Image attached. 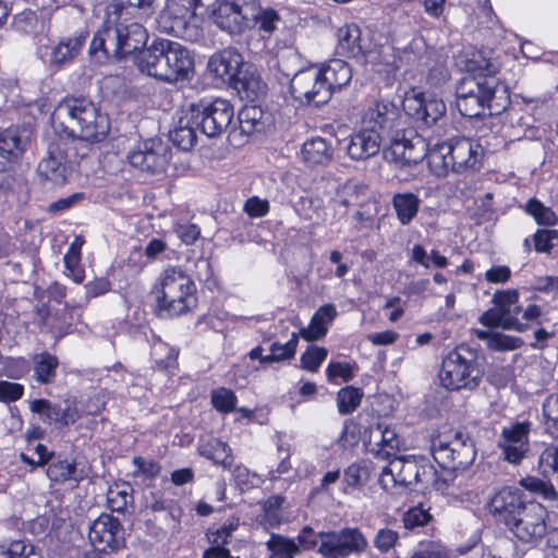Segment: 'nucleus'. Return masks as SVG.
Masks as SVG:
<instances>
[{"instance_id": "f257e3e1", "label": "nucleus", "mask_w": 558, "mask_h": 558, "mask_svg": "<svg viewBox=\"0 0 558 558\" xmlns=\"http://www.w3.org/2000/svg\"><path fill=\"white\" fill-rule=\"evenodd\" d=\"M492 513L522 543L537 544L548 532V511L535 500L524 501L519 489L504 487L490 499Z\"/></svg>"}, {"instance_id": "f03ea898", "label": "nucleus", "mask_w": 558, "mask_h": 558, "mask_svg": "<svg viewBox=\"0 0 558 558\" xmlns=\"http://www.w3.org/2000/svg\"><path fill=\"white\" fill-rule=\"evenodd\" d=\"M133 15L107 10V17L89 46V53L98 61L124 58L145 47L148 34L143 22Z\"/></svg>"}, {"instance_id": "7ed1b4c3", "label": "nucleus", "mask_w": 558, "mask_h": 558, "mask_svg": "<svg viewBox=\"0 0 558 558\" xmlns=\"http://www.w3.org/2000/svg\"><path fill=\"white\" fill-rule=\"evenodd\" d=\"M56 133H64L70 138L86 142H100L110 131L107 114L89 99L71 97L60 101L51 113Z\"/></svg>"}, {"instance_id": "20e7f679", "label": "nucleus", "mask_w": 558, "mask_h": 558, "mask_svg": "<svg viewBox=\"0 0 558 558\" xmlns=\"http://www.w3.org/2000/svg\"><path fill=\"white\" fill-rule=\"evenodd\" d=\"M135 62L142 72L170 83L186 80L194 68L190 51L169 39L154 40L136 54Z\"/></svg>"}, {"instance_id": "39448f33", "label": "nucleus", "mask_w": 558, "mask_h": 558, "mask_svg": "<svg viewBox=\"0 0 558 558\" xmlns=\"http://www.w3.org/2000/svg\"><path fill=\"white\" fill-rule=\"evenodd\" d=\"M151 294L160 317L181 316L196 305V286L179 266H169L159 274Z\"/></svg>"}, {"instance_id": "423d86ee", "label": "nucleus", "mask_w": 558, "mask_h": 558, "mask_svg": "<svg viewBox=\"0 0 558 558\" xmlns=\"http://www.w3.org/2000/svg\"><path fill=\"white\" fill-rule=\"evenodd\" d=\"M508 100L506 88L495 76L465 75L456 86V106L464 117H480L486 110L498 113Z\"/></svg>"}, {"instance_id": "0eeeda50", "label": "nucleus", "mask_w": 558, "mask_h": 558, "mask_svg": "<svg viewBox=\"0 0 558 558\" xmlns=\"http://www.w3.org/2000/svg\"><path fill=\"white\" fill-rule=\"evenodd\" d=\"M484 376V367L476 353L468 347H458L442 360L438 373L440 385L450 391L474 390Z\"/></svg>"}, {"instance_id": "6e6552de", "label": "nucleus", "mask_w": 558, "mask_h": 558, "mask_svg": "<svg viewBox=\"0 0 558 558\" xmlns=\"http://www.w3.org/2000/svg\"><path fill=\"white\" fill-rule=\"evenodd\" d=\"M215 3L216 0H167L158 23L165 32L193 40L198 36L202 19Z\"/></svg>"}, {"instance_id": "1a4fd4ad", "label": "nucleus", "mask_w": 558, "mask_h": 558, "mask_svg": "<svg viewBox=\"0 0 558 558\" xmlns=\"http://www.w3.org/2000/svg\"><path fill=\"white\" fill-rule=\"evenodd\" d=\"M434 460L444 469L464 470L476 457L472 439L461 432L441 434L432 440Z\"/></svg>"}, {"instance_id": "9d476101", "label": "nucleus", "mask_w": 558, "mask_h": 558, "mask_svg": "<svg viewBox=\"0 0 558 558\" xmlns=\"http://www.w3.org/2000/svg\"><path fill=\"white\" fill-rule=\"evenodd\" d=\"M190 121L208 137L221 134L231 123L233 106L226 99L202 100L189 108Z\"/></svg>"}, {"instance_id": "9b49d317", "label": "nucleus", "mask_w": 558, "mask_h": 558, "mask_svg": "<svg viewBox=\"0 0 558 558\" xmlns=\"http://www.w3.org/2000/svg\"><path fill=\"white\" fill-rule=\"evenodd\" d=\"M254 10L255 0H216L207 15L213 16L220 29L238 35L252 28Z\"/></svg>"}, {"instance_id": "f8f14e48", "label": "nucleus", "mask_w": 558, "mask_h": 558, "mask_svg": "<svg viewBox=\"0 0 558 558\" xmlns=\"http://www.w3.org/2000/svg\"><path fill=\"white\" fill-rule=\"evenodd\" d=\"M368 542L356 527H344L338 531L318 534L317 551L325 558H348L366 550Z\"/></svg>"}, {"instance_id": "ddd939ff", "label": "nucleus", "mask_w": 558, "mask_h": 558, "mask_svg": "<svg viewBox=\"0 0 558 558\" xmlns=\"http://www.w3.org/2000/svg\"><path fill=\"white\" fill-rule=\"evenodd\" d=\"M322 75L318 66H310L296 72L290 82L292 97L305 105L326 104L330 99L331 93Z\"/></svg>"}, {"instance_id": "4468645a", "label": "nucleus", "mask_w": 558, "mask_h": 558, "mask_svg": "<svg viewBox=\"0 0 558 558\" xmlns=\"http://www.w3.org/2000/svg\"><path fill=\"white\" fill-rule=\"evenodd\" d=\"M402 107L410 118L425 126H432L446 113L442 99L412 89L403 98Z\"/></svg>"}, {"instance_id": "2eb2a0df", "label": "nucleus", "mask_w": 558, "mask_h": 558, "mask_svg": "<svg viewBox=\"0 0 558 558\" xmlns=\"http://www.w3.org/2000/svg\"><path fill=\"white\" fill-rule=\"evenodd\" d=\"M401 111L390 100H376L372 102L362 117V125L367 126L384 138L392 137L400 129Z\"/></svg>"}, {"instance_id": "dca6fc26", "label": "nucleus", "mask_w": 558, "mask_h": 558, "mask_svg": "<svg viewBox=\"0 0 558 558\" xmlns=\"http://www.w3.org/2000/svg\"><path fill=\"white\" fill-rule=\"evenodd\" d=\"M28 404L31 412L37 414L39 420L48 425L69 426L74 424L82 415L78 402L74 399L65 400L63 405L53 403L48 399H34Z\"/></svg>"}, {"instance_id": "f3484780", "label": "nucleus", "mask_w": 558, "mask_h": 558, "mask_svg": "<svg viewBox=\"0 0 558 558\" xmlns=\"http://www.w3.org/2000/svg\"><path fill=\"white\" fill-rule=\"evenodd\" d=\"M243 63L242 54L232 48H228L214 53L208 61L207 69L225 83L240 84L243 89H248L252 84L259 89L258 82H247L240 77Z\"/></svg>"}, {"instance_id": "a211bd4d", "label": "nucleus", "mask_w": 558, "mask_h": 558, "mask_svg": "<svg viewBox=\"0 0 558 558\" xmlns=\"http://www.w3.org/2000/svg\"><path fill=\"white\" fill-rule=\"evenodd\" d=\"M88 538L98 551L117 550L124 542V531L118 518L102 513L89 526Z\"/></svg>"}, {"instance_id": "6ab92c4d", "label": "nucleus", "mask_w": 558, "mask_h": 558, "mask_svg": "<svg viewBox=\"0 0 558 558\" xmlns=\"http://www.w3.org/2000/svg\"><path fill=\"white\" fill-rule=\"evenodd\" d=\"M69 163L68 143L60 138L49 144L48 156L38 163L37 172L53 184H63L70 174Z\"/></svg>"}, {"instance_id": "aec40b11", "label": "nucleus", "mask_w": 558, "mask_h": 558, "mask_svg": "<svg viewBox=\"0 0 558 558\" xmlns=\"http://www.w3.org/2000/svg\"><path fill=\"white\" fill-rule=\"evenodd\" d=\"M128 159L132 167L156 173L166 168L170 156L168 148L161 142L147 140L131 150Z\"/></svg>"}, {"instance_id": "412c9836", "label": "nucleus", "mask_w": 558, "mask_h": 558, "mask_svg": "<svg viewBox=\"0 0 558 558\" xmlns=\"http://www.w3.org/2000/svg\"><path fill=\"white\" fill-rule=\"evenodd\" d=\"M86 40L84 35L61 38L58 43L39 44L37 56L47 64L60 68L72 62Z\"/></svg>"}, {"instance_id": "4be33fe9", "label": "nucleus", "mask_w": 558, "mask_h": 558, "mask_svg": "<svg viewBox=\"0 0 558 558\" xmlns=\"http://www.w3.org/2000/svg\"><path fill=\"white\" fill-rule=\"evenodd\" d=\"M531 423L527 421L517 422L501 432L500 449L505 460L512 463H520L530 448L529 434Z\"/></svg>"}, {"instance_id": "5701e85b", "label": "nucleus", "mask_w": 558, "mask_h": 558, "mask_svg": "<svg viewBox=\"0 0 558 558\" xmlns=\"http://www.w3.org/2000/svg\"><path fill=\"white\" fill-rule=\"evenodd\" d=\"M414 474L417 475L416 458H395L383 469L379 484L385 490L405 488L415 484Z\"/></svg>"}, {"instance_id": "b1692460", "label": "nucleus", "mask_w": 558, "mask_h": 558, "mask_svg": "<svg viewBox=\"0 0 558 558\" xmlns=\"http://www.w3.org/2000/svg\"><path fill=\"white\" fill-rule=\"evenodd\" d=\"M427 153V145L420 136L405 137L403 134L399 137L397 133L391 137L390 146L385 150V156L402 165L417 163L422 161Z\"/></svg>"}, {"instance_id": "393cba45", "label": "nucleus", "mask_w": 558, "mask_h": 558, "mask_svg": "<svg viewBox=\"0 0 558 558\" xmlns=\"http://www.w3.org/2000/svg\"><path fill=\"white\" fill-rule=\"evenodd\" d=\"M447 144L448 147H445V151H449L451 155L450 161L454 172L460 173L475 169L483 151L477 142L460 137Z\"/></svg>"}, {"instance_id": "a878e982", "label": "nucleus", "mask_w": 558, "mask_h": 558, "mask_svg": "<svg viewBox=\"0 0 558 558\" xmlns=\"http://www.w3.org/2000/svg\"><path fill=\"white\" fill-rule=\"evenodd\" d=\"M384 137L376 131L362 125L353 133L345 145L347 155L353 160H366L378 154Z\"/></svg>"}, {"instance_id": "bb28decb", "label": "nucleus", "mask_w": 558, "mask_h": 558, "mask_svg": "<svg viewBox=\"0 0 558 558\" xmlns=\"http://www.w3.org/2000/svg\"><path fill=\"white\" fill-rule=\"evenodd\" d=\"M459 65L473 76H495L499 65L493 61L490 50L466 48L458 58Z\"/></svg>"}, {"instance_id": "cd10ccee", "label": "nucleus", "mask_w": 558, "mask_h": 558, "mask_svg": "<svg viewBox=\"0 0 558 558\" xmlns=\"http://www.w3.org/2000/svg\"><path fill=\"white\" fill-rule=\"evenodd\" d=\"M368 36L354 23L345 24L337 31V53L357 60L361 57Z\"/></svg>"}, {"instance_id": "c85d7f7f", "label": "nucleus", "mask_w": 558, "mask_h": 558, "mask_svg": "<svg viewBox=\"0 0 558 558\" xmlns=\"http://www.w3.org/2000/svg\"><path fill=\"white\" fill-rule=\"evenodd\" d=\"M323 80L329 85L332 94L337 89L347 86L352 80V69L348 62L342 59H332L318 68Z\"/></svg>"}, {"instance_id": "c756f323", "label": "nucleus", "mask_w": 558, "mask_h": 558, "mask_svg": "<svg viewBox=\"0 0 558 558\" xmlns=\"http://www.w3.org/2000/svg\"><path fill=\"white\" fill-rule=\"evenodd\" d=\"M28 137L19 128L0 131V157L8 160L19 159L25 151Z\"/></svg>"}, {"instance_id": "7c9ffc66", "label": "nucleus", "mask_w": 558, "mask_h": 558, "mask_svg": "<svg viewBox=\"0 0 558 558\" xmlns=\"http://www.w3.org/2000/svg\"><path fill=\"white\" fill-rule=\"evenodd\" d=\"M337 310L333 304L320 306L313 315L307 327L300 330V335L307 341L320 339L327 333L328 325L336 318Z\"/></svg>"}, {"instance_id": "2f4dec72", "label": "nucleus", "mask_w": 558, "mask_h": 558, "mask_svg": "<svg viewBox=\"0 0 558 558\" xmlns=\"http://www.w3.org/2000/svg\"><path fill=\"white\" fill-rule=\"evenodd\" d=\"M46 474L56 484H64L66 482L77 484L86 477L84 470H78L74 461L60 458L52 460L48 464Z\"/></svg>"}, {"instance_id": "473e14b6", "label": "nucleus", "mask_w": 558, "mask_h": 558, "mask_svg": "<svg viewBox=\"0 0 558 558\" xmlns=\"http://www.w3.org/2000/svg\"><path fill=\"white\" fill-rule=\"evenodd\" d=\"M301 154L308 166H323L331 160L332 148L325 138L314 137L303 144Z\"/></svg>"}, {"instance_id": "72a5a7b5", "label": "nucleus", "mask_w": 558, "mask_h": 558, "mask_svg": "<svg viewBox=\"0 0 558 558\" xmlns=\"http://www.w3.org/2000/svg\"><path fill=\"white\" fill-rule=\"evenodd\" d=\"M397 219L402 226L410 225L418 213L421 199L411 192L396 193L391 199Z\"/></svg>"}, {"instance_id": "f704fd0d", "label": "nucleus", "mask_w": 558, "mask_h": 558, "mask_svg": "<svg viewBox=\"0 0 558 558\" xmlns=\"http://www.w3.org/2000/svg\"><path fill=\"white\" fill-rule=\"evenodd\" d=\"M198 450L203 457L211 460L215 464H219L225 469H230L232 465L231 448L218 438H209L204 441Z\"/></svg>"}, {"instance_id": "c9c22d12", "label": "nucleus", "mask_w": 558, "mask_h": 558, "mask_svg": "<svg viewBox=\"0 0 558 558\" xmlns=\"http://www.w3.org/2000/svg\"><path fill=\"white\" fill-rule=\"evenodd\" d=\"M361 57L357 58V62L364 65L380 66L391 65L395 61L392 48L388 45H375L372 44L369 37L363 47Z\"/></svg>"}, {"instance_id": "e433bc0d", "label": "nucleus", "mask_w": 558, "mask_h": 558, "mask_svg": "<svg viewBox=\"0 0 558 558\" xmlns=\"http://www.w3.org/2000/svg\"><path fill=\"white\" fill-rule=\"evenodd\" d=\"M154 0H112L107 10L146 20L154 12Z\"/></svg>"}, {"instance_id": "4c0bfd02", "label": "nucleus", "mask_w": 558, "mask_h": 558, "mask_svg": "<svg viewBox=\"0 0 558 558\" xmlns=\"http://www.w3.org/2000/svg\"><path fill=\"white\" fill-rule=\"evenodd\" d=\"M58 359L49 352L35 354L33 357V377L43 385L51 384L54 380Z\"/></svg>"}, {"instance_id": "58836bf2", "label": "nucleus", "mask_w": 558, "mask_h": 558, "mask_svg": "<svg viewBox=\"0 0 558 558\" xmlns=\"http://www.w3.org/2000/svg\"><path fill=\"white\" fill-rule=\"evenodd\" d=\"M478 339L486 342L488 349L493 351H512L521 348L523 341L519 337L505 335L494 330H475Z\"/></svg>"}, {"instance_id": "ea45409f", "label": "nucleus", "mask_w": 558, "mask_h": 558, "mask_svg": "<svg viewBox=\"0 0 558 558\" xmlns=\"http://www.w3.org/2000/svg\"><path fill=\"white\" fill-rule=\"evenodd\" d=\"M480 323L488 328L500 327L505 330H514L517 332L527 330V325L521 324L520 318L505 316L496 305L482 314Z\"/></svg>"}, {"instance_id": "a19ab883", "label": "nucleus", "mask_w": 558, "mask_h": 558, "mask_svg": "<svg viewBox=\"0 0 558 558\" xmlns=\"http://www.w3.org/2000/svg\"><path fill=\"white\" fill-rule=\"evenodd\" d=\"M445 147H448L447 143H437L432 148H427L426 156L429 170L437 177H445L450 170L453 171L451 165V155L449 151H445Z\"/></svg>"}, {"instance_id": "79ce46f5", "label": "nucleus", "mask_w": 558, "mask_h": 558, "mask_svg": "<svg viewBox=\"0 0 558 558\" xmlns=\"http://www.w3.org/2000/svg\"><path fill=\"white\" fill-rule=\"evenodd\" d=\"M283 21L279 13L272 8H263L259 2L255 0L254 19L252 21V28L258 26V29L267 35L274 34Z\"/></svg>"}, {"instance_id": "37998d69", "label": "nucleus", "mask_w": 558, "mask_h": 558, "mask_svg": "<svg viewBox=\"0 0 558 558\" xmlns=\"http://www.w3.org/2000/svg\"><path fill=\"white\" fill-rule=\"evenodd\" d=\"M197 131L199 128L190 121V111L187 110L185 116L180 119V125L173 131L171 138L182 150H190L196 144Z\"/></svg>"}, {"instance_id": "c03bdc74", "label": "nucleus", "mask_w": 558, "mask_h": 558, "mask_svg": "<svg viewBox=\"0 0 558 558\" xmlns=\"http://www.w3.org/2000/svg\"><path fill=\"white\" fill-rule=\"evenodd\" d=\"M493 303L507 317L519 318L521 307L518 305L519 292L514 289L497 291L493 295Z\"/></svg>"}, {"instance_id": "a18cd8bd", "label": "nucleus", "mask_w": 558, "mask_h": 558, "mask_svg": "<svg viewBox=\"0 0 558 558\" xmlns=\"http://www.w3.org/2000/svg\"><path fill=\"white\" fill-rule=\"evenodd\" d=\"M519 483L522 488L545 500H556L558 498L557 490L549 481L536 476H526L521 478Z\"/></svg>"}, {"instance_id": "49530a36", "label": "nucleus", "mask_w": 558, "mask_h": 558, "mask_svg": "<svg viewBox=\"0 0 558 558\" xmlns=\"http://www.w3.org/2000/svg\"><path fill=\"white\" fill-rule=\"evenodd\" d=\"M525 211L534 218L537 225L553 227L558 223L556 213L545 206L539 199L531 198L525 205Z\"/></svg>"}, {"instance_id": "de8ad7c7", "label": "nucleus", "mask_w": 558, "mask_h": 558, "mask_svg": "<svg viewBox=\"0 0 558 558\" xmlns=\"http://www.w3.org/2000/svg\"><path fill=\"white\" fill-rule=\"evenodd\" d=\"M131 486L126 483L114 484L107 492V504L111 511L122 512L125 510L130 501Z\"/></svg>"}, {"instance_id": "09e8293b", "label": "nucleus", "mask_w": 558, "mask_h": 558, "mask_svg": "<svg viewBox=\"0 0 558 558\" xmlns=\"http://www.w3.org/2000/svg\"><path fill=\"white\" fill-rule=\"evenodd\" d=\"M267 546L272 551L270 558H294L300 553V547L293 539L279 535H271Z\"/></svg>"}, {"instance_id": "8fccbe9b", "label": "nucleus", "mask_w": 558, "mask_h": 558, "mask_svg": "<svg viewBox=\"0 0 558 558\" xmlns=\"http://www.w3.org/2000/svg\"><path fill=\"white\" fill-rule=\"evenodd\" d=\"M363 392L351 386L339 390L337 395V407L340 414L352 413L361 403Z\"/></svg>"}, {"instance_id": "3c124183", "label": "nucleus", "mask_w": 558, "mask_h": 558, "mask_svg": "<svg viewBox=\"0 0 558 558\" xmlns=\"http://www.w3.org/2000/svg\"><path fill=\"white\" fill-rule=\"evenodd\" d=\"M374 436H380V449L385 456H390L400 448L401 441L396 430L384 423L374 427Z\"/></svg>"}, {"instance_id": "603ef678", "label": "nucleus", "mask_w": 558, "mask_h": 558, "mask_svg": "<svg viewBox=\"0 0 558 558\" xmlns=\"http://www.w3.org/2000/svg\"><path fill=\"white\" fill-rule=\"evenodd\" d=\"M263 111L256 106L245 107L239 112L241 129L245 133L260 132L264 128Z\"/></svg>"}, {"instance_id": "864d4df0", "label": "nucleus", "mask_w": 558, "mask_h": 558, "mask_svg": "<svg viewBox=\"0 0 558 558\" xmlns=\"http://www.w3.org/2000/svg\"><path fill=\"white\" fill-rule=\"evenodd\" d=\"M151 355L160 369H168L174 366L179 351L175 348L168 347V344L161 340H158L153 344Z\"/></svg>"}, {"instance_id": "5fc2aeb1", "label": "nucleus", "mask_w": 558, "mask_h": 558, "mask_svg": "<svg viewBox=\"0 0 558 558\" xmlns=\"http://www.w3.org/2000/svg\"><path fill=\"white\" fill-rule=\"evenodd\" d=\"M543 415L547 432L558 437V395H550L543 403Z\"/></svg>"}, {"instance_id": "6e6d98bb", "label": "nucleus", "mask_w": 558, "mask_h": 558, "mask_svg": "<svg viewBox=\"0 0 558 558\" xmlns=\"http://www.w3.org/2000/svg\"><path fill=\"white\" fill-rule=\"evenodd\" d=\"M236 401L235 393L228 388L220 387L211 391V404L221 413L234 411Z\"/></svg>"}, {"instance_id": "4d7b16f0", "label": "nucleus", "mask_w": 558, "mask_h": 558, "mask_svg": "<svg viewBox=\"0 0 558 558\" xmlns=\"http://www.w3.org/2000/svg\"><path fill=\"white\" fill-rule=\"evenodd\" d=\"M298 342V335L293 332L287 343H271L269 359H271V362H281L292 359L295 354Z\"/></svg>"}, {"instance_id": "13d9d810", "label": "nucleus", "mask_w": 558, "mask_h": 558, "mask_svg": "<svg viewBox=\"0 0 558 558\" xmlns=\"http://www.w3.org/2000/svg\"><path fill=\"white\" fill-rule=\"evenodd\" d=\"M328 351L322 347H310L302 355H301V364L303 368L310 372H317L320 367L322 363L327 357Z\"/></svg>"}, {"instance_id": "bf43d9fd", "label": "nucleus", "mask_w": 558, "mask_h": 558, "mask_svg": "<svg viewBox=\"0 0 558 558\" xmlns=\"http://www.w3.org/2000/svg\"><path fill=\"white\" fill-rule=\"evenodd\" d=\"M538 466L543 474L558 472V441L547 445L538 458Z\"/></svg>"}, {"instance_id": "052dcab7", "label": "nucleus", "mask_w": 558, "mask_h": 558, "mask_svg": "<svg viewBox=\"0 0 558 558\" xmlns=\"http://www.w3.org/2000/svg\"><path fill=\"white\" fill-rule=\"evenodd\" d=\"M549 320L548 313L537 304H529L522 311V318L520 319L521 324L527 325V329L531 328L532 324L542 326Z\"/></svg>"}, {"instance_id": "680f3d73", "label": "nucleus", "mask_w": 558, "mask_h": 558, "mask_svg": "<svg viewBox=\"0 0 558 558\" xmlns=\"http://www.w3.org/2000/svg\"><path fill=\"white\" fill-rule=\"evenodd\" d=\"M417 475L414 474L415 484H421L424 487L434 485L437 478L435 468L425 459H416Z\"/></svg>"}, {"instance_id": "e2e57ef3", "label": "nucleus", "mask_w": 558, "mask_h": 558, "mask_svg": "<svg viewBox=\"0 0 558 558\" xmlns=\"http://www.w3.org/2000/svg\"><path fill=\"white\" fill-rule=\"evenodd\" d=\"M29 372V363L24 357H9L4 363L3 374L12 379H20Z\"/></svg>"}, {"instance_id": "0e129e2a", "label": "nucleus", "mask_w": 558, "mask_h": 558, "mask_svg": "<svg viewBox=\"0 0 558 558\" xmlns=\"http://www.w3.org/2000/svg\"><path fill=\"white\" fill-rule=\"evenodd\" d=\"M232 476L236 483V485L242 490H247L254 486H256L259 482V477L256 473L251 472L244 465H236L232 470Z\"/></svg>"}, {"instance_id": "69168bd1", "label": "nucleus", "mask_w": 558, "mask_h": 558, "mask_svg": "<svg viewBox=\"0 0 558 558\" xmlns=\"http://www.w3.org/2000/svg\"><path fill=\"white\" fill-rule=\"evenodd\" d=\"M367 481V470L360 464H351L343 474V483L348 488H355Z\"/></svg>"}, {"instance_id": "338daca9", "label": "nucleus", "mask_w": 558, "mask_h": 558, "mask_svg": "<svg viewBox=\"0 0 558 558\" xmlns=\"http://www.w3.org/2000/svg\"><path fill=\"white\" fill-rule=\"evenodd\" d=\"M558 238V231L554 229H538L533 236L534 248L537 253H550L551 241Z\"/></svg>"}, {"instance_id": "774afa93", "label": "nucleus", "mask_w": 558, "mask_h": 558, "mask_svg": "<svg viewBox=\"0 0 558 558\" xmlns=\"http://www.w3.org/2000/svg\"><path fill=\"white\" fill-rule=\"evenodd\" d=\"M432 515L422 507L410 508L403 517V523L407 529L423 526L429 522Z\"/></svg>"}]
</instances>
